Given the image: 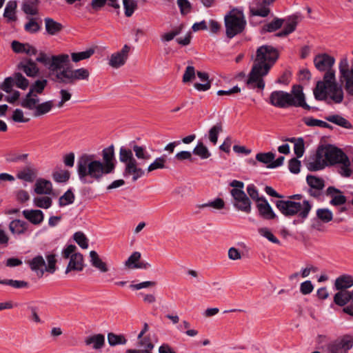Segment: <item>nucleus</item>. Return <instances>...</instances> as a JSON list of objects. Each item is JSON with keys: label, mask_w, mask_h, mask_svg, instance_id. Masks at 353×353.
I'll list each match as a JSON object with an SVG mask.
<instances>
[{"label": "nucleus", "mask_w": 353, "mask_h": 353, "mask_svg": "<svg viewBox=\"0 0 353 353\" xmlns=\"http://www.w3.org/2000/svg\"><path fill=\"white\" fill-rule=\"evenodd\" d=\"M279 57V51L273 46L268 45L260 46L256 50V59L248 74L247 85L252 89L263 90L265 88L263 77L268 74Z\"/></svg>", "instance_id": "1"}, {"label": "nucleus", "mask_w": 353, "mask_h": 353, "mask_svg": "<svg viewBox=\"0 0 353 353\" xmlns=\"http://www.w3.org/2000/svg\"><path fill=\"white\" fill-rule=\"evenodd\" d=\"M104 163L100 161L92 160V157L83 155L77 162V172L80 181L83 183H91L92 181H88L90 176L97 181L106 174L110 173V146L103 150Z\"/></svg>", "instance_id": "2"}, {"label": "nucleus", "mask_w": 353, "mask_h": 353, "mask_svg": "<svg viewBox=\"0 0 353 353\" xmlns=\"http://www.w3.org/2000/svg\"><path fill=\"white\" fill-rule=\"evenodd\" d=\"M343 158L347 159V155L341 149L332 145H320L305 165L310 171L314 172L323 170L327 165L338 164Z\"/></svg>", "instance_id": "3"}, {"label": "nucleus", "mask_w": 353, "mask_h": 353, "mask_svg": "<svg viewBox=\"0 0 353 353\" xmlns=\"http://www.w3.org/2000/svg\"><path fill=\"white\" fill-rule=\"evenodd\" d=\"M269 103L276 108H286L289 107H301L306 110L318 109L311 107L305 102V97L303 87L295 85L292 87L291 92L283 90H275L271 92L269 97Z\"/></svg>", "instance_id": "4"}, {"label": "nucleus", "mask_w": 353, "mask_h": 353, "mask_svg": "<svg viewBox=\"0 0 353 353\" xmlns=\"http://www.w3.org/2000/svg\"><path fill=\"white\" fill-rule=\"evenodd\" d=\"M302 198V194H293L289 196L290 200H278L275 205L279 212L285 216L297 214L302 219H305L312 209V205L307 200H304L303 203L292 201L301 200Z\"/></svg>", "instance_id": "5"}, {"label": "nucleus", "mask_w": 353, "mask_h": 353, "mask_svg": "<svg viewBox=\"0 0 353 353\" xmlns=\"http://www.w3.org/2000/svg\"><path fill=\"white\" fill-rule=\"evenodd\" d=\"M119 160L125 164L123 175L127 178L132 176V181H137L145 174V171L139 167L137 159L134 157L132 151L124 147L119 150Z\"/></svg>", "instance_id": "6"}, {"label": "nucleus", "mask_w": 353, "mask_h": 353, "mask_svg": "<svg viewBox=\"0 0 353 353\" xmlns=\"http://www.w3.org/2000/svg\"><path fill=\"white\" fill-rule=\"evenodd\" d=\"M246 21L242 12L232 10L225 17V33L227 37L232 39L245 29Z\"/></svg>", "instance_id": "7"}, {"label": "nucleus", "mask_w": 353, "mask_h": 353, "mask_svg": "<svg viewBox=\"0 0 353 353\" xmlns=\"http://www.w3.org/2000/svg\"><path fill=\"white\" fill-rule=\"evenodd\" d=\"M89 75V71L86 68H81L72 70L66 67V68H63L61 71L55 74L54 81L64 85L74 84L76 81L88 80Z\"/></svg>", "instance_id": "8"}, {"label": "nucleus", "mask_w": 353, "mask_h": 353, "mask_svg": "<svg viewBox=\"0 0 353 353\" xmlns=\"http://www.w3.org/2000/svg\"><path fill=\"white\" fill-rule=\"evenodd\" d=\"M36 61L42 63L50 72H56L57 74L65 68L64 65L70 63V58L67 54L52 55L50 57L45 52H40L39 56L36 58Z\"/></svg>", "instance_id": "9"}, {"label": "nucleus", "mask_w": 353, "mask_h": 353, "mask_svg": "<svg viewBox=\"0 0 353 353\" xmlns=\"http://www.w3.org/2000/svg\"><path fill=\"white\" fill-rule=\"evenodd\" d=\"M340 81L344 83L345 90L348 95L353 97V63L350 68L348 61L343 58L340 61Z\"/></svg>", "instance_id": "10"}, {"label": "nucleus", "mask_w": 353, "mask_h": 353, "mask_svg": "<svg viewBox=\"0 0 353 353\" xmlns=\"http://www.w3.org/2000/svg\"><path fill=\"white\" fill-rule=\"evenodd\" d=\"M335 77V71L328 70L324 74L323 80L319 81L314 89V95L316 100H323L326 98L325 90L327 88L337 85Z\"/></svg>", "instance_id": "11"}, {"label": "nucleus", "mask_w": 353, "mask_h": 353, "mask_svg": "<svg viewBox=\"0 0 353 353\" xmlns=\"http://www.w3.org/2000/svg\"><path fill=\"white\" fill-rule=\"evenodd\" d=\"M353 347V339L345 335L331 342L327 345V353H347Z\"/></svg>", "instance_id": "12"}, {"label": "nucleus", "mask_w": 353, "mask_h": 353, "mask_svg": "<svg viewBox=\"0 0 353 353\" xmlns=\"http://www.w3.org/2000/svg\"><path fill=\"white\" fill-rule=\"evenodd\" d=\"M230 194L234 199V206L240 211L250 213L252 209L250 199L243 190H231Z\"/></svg>", "instance_id": "13"}, {"label": "nucleus", "mask_w": 353, "mask_h": 353, "mask_svg": "<svg viewBox=\"0 0 353 353\" xmlns=\"http://www.w3.org/2000/svg\"><path fill=\"white\" fill-rule=\"evenodd\" d=\"M306 181L310 186L309 194L314 198H319L322 195V190L325 187L324 180L316 176L307 175Z\"/></svg>", "instance_id": "14"}, {"label": "nucleus", "mask_w": 353, "mask_h": 353, "mask_svg": "<svg viewBox=\"0 0 353 353\" xmlns=\"http://www.w3.org/2000/svg\"><path fill=\"white\" fill-rule=\"evenodd\" d=\"M37 61L30 58H23L17 65V69L22 70L29 77H36L39 74Z\"/></svg>", "instance_id": "15"}, {"label": "nucleus", "mask_w": 353, "mask_h": 353, "mask_svg": "<svg viewBox=\"0 0 353 353\" xmlns=\"http://www.w3.org/2000/svg\"><path fill=\"white\" fill-rule=\"evenodd\" d=\"M335 63V59L333 57L327 54H320L316 55L314 59V63L315 67L319 71H328V70H333L332 66Z\"/></svg>", "instance_id": "16"}, {"label": "nucleus", "mask_w": 353, "mask_h": 353, "mask_svg": "<svg viewBox=\"0 0 353 353\" xmlns=\"http://www.w3.org/2000/svg\"><path fill=\"white\" fill-rule=\"evenodd\" d=\"M325 94L326 98L323 101H327V103H330V101L334 103H341L344 98L342 87L339 84L327 88L325 90Z\"/></svg>", "instance_id": "17"}, {"label": "nucleus", "mask_w": 353, "mask_h": 353, "mask_svg": "<svg viewBox=\"0 0 353 353\" xmlns=\"http://www.w3.org/2000/svg\"><path fill=\"white\" fill-rule=\"evenodd\" d=\"M130 49L128 45H125L119 52L112 54V68H119L125 63Z\"/></svg>", "instance_id": "18"}, {"label": "nucleus", "mask_w": 353, "mask_h": 353, "mask_svg": "<svg viewBox=\"0 0 353 353\" xmlns=\"http://www.w3.org/2000/svg\"><path fill=\"white\" fill-rule=\"evenodd\" d=\"M256 208L259 215L263 219H273L276 217L275 213L265 198L256 203Z\"/></svg>", "instance_id": "19"}, {"label": "nucleus", "mask_w": 353, "mask_h": 353, "mask_svg": "<svg viewBox=\"0 0 353 353\" xmlns=\"http://www.w3.org/2000/svg\"><path fill=\"white\" fill-rule=\"evenodd\" d=\"M326 194L332 198L330 203L332 205H341L345 203L347 201L346 197L342 194L341 191L333 186L327 188Z\"/></svg>", "instance_id": "20"}, {"label": "nucleus", "mask_w": 353, "mask_h": 353, "mask_svg": "<svg viewBox=\"0 0 353 353\" xmlns=\"http://www.w3.org/2000/svg\"><path fill=\"white\" fill-rule=\"evenodd\" d=\"M32 271L34 272L38 276H43L45 270V260L41 255L33 257L28 262Z\"/></svg>", "instance_id": "21"}, {"label": "nucleus", "mask_w": 353, "mask_h": 353, "mask_svg": "<svg viewBox=\"0 0 353 353\" xmlns=\"http://www.w3.org/2000/svg\"><path fill=\"white\" fill-rule=\"evenodd\" d=\"M22 214L33 225H40L44 219V214L41 210H24Z\"/></svg>", "instance_id": "22"}, {"label": "nucleus", "mask_w": 353, "mask_h": 353, "mask_svg": "<svg viewBox=\"0 0 353 353\" xmlns=\"http://www.w3.org/2000/svg\"><path fill=\"white\" fill-rule=\"evenodd\" d=\"M83 269V256L80 252H76L71 255L70 261L65 270L68 274L72 270L81 271Z\"/></svg>", "instance_id": "23"}, {"label": "nucleus", "mask_w": 353, "mask_h": 353, "mask_svg": "<svg viewBox=\"0 0 353 353\" xmlns=\"http://www.w3.org/2000/svg\"><path fill=\"white\" fill-rule=\"evenodd\" d=\"M34 186V192L38 194H50L52 192V183L44 179H37Z\"/></svg>", "instance_id": "24"}, {"label": "nucleus", "mask_w": 353, "mask_h": 353, "mask_svg": "<svg viewBox=\"0 0 353 353\" xmlns=\"http://www.w3.org/2000/svg\"><path fill=\"white\" fill-rule=\"evenodd\" d=\"M353 286V276L350 274H343L337 277L334 287L337 290H345Z\"/></svg>", "instance_id": "25"}, {"label": "nucleus", "mask_w": 353, "mask_h": 353, "mask_svg": "<svg viewBox=\"0 0 353 353\" xmlns=\"http://www.w3.org/2000/svg\"><path fill=\"white\" fill-rule=\"evenodd\" d=\"M46 32L50 35H55L59 33L63 28V26L53 19L46 17L44 19Z\"/></svg>", "instance_id": "26"}, {"label": "nucleus", "mask_w": 353, "mask_h": 353, "mask_svg": "<svg viewBox=\"0 0 353 353\" xmlns=\"http://www.w3.org/2000/svg\"><path fill=\"white\" fill-rule=\"evenodd\" d=\"M28 228V224L20 219L12 220L9 224V230L13 234H23Z\"/></svg>", "instance_id": "27"}, {"label": "nucleus", "mask_w": 353, "mask_h": 353, "mask_svg": "<svg viewBox=\"0 0 353 353\" xmlns=\"http://www.w3.org/2000/svg\"><path fill=\"white\" fill-rule=\"evenodd\" d=\"M350 301L351 305H352L351 291L339 290L334 296V303L339 306H345Z\"/></svg>", "instance_id": "28"}, {"label": "nucleus", "mask_w": 353, "mask_h": 353, "mask_svg": "<svg viewBox=\"0 0 353 353\" xmlns=\"http://www.w3.org/2000/svg\"><path fill=\"white\" fill-rule=\"evenodd\" d=\"M37 170L31 166H26L17 174L19 179L32 183L37 177Z\"/></svg>", "instance_id": "29"}, {"label": "nucleus", "mask_w": 353, "mask_h": 353, "mask_svg": "<svg viewBox=\"0 0 353 353\" xmlns=\"http://www.w3.org/2000/svg\"><path fill=\"white\" fill-rule=\"evenodd\" d=\"M325 119L345 129L353 128V125L351 123L340 114L329 115L325 117Z\"/></svg>", "instance_id": "30"}, {"label": "nucleus", "mask_w": 353, "mask_h": 353, "mask_svg": "<svg viewBox=\"0 0 353 353\" xmlns=\"http://www.w3.org/2000/svg\"><path fill=\"white\" fill-rule=\"evenodd\" d=\"M199 79L204 83H195L194 88L198 91H207L211 88V82L209 80V75L207 72L198 71L196 72Z\"/></svg>", "instance_id": "31"}, {"label": "nucleus", "mask_w": 353, "mask_h": 353, "mask_svg": "<svg viewBox=\"0 0 353 353\" xmlns=\"http://www.w3.org/2000/svg\"><path fill=\"white\" fill-rule=\"evenodd\" d=\"M85 343L87 345H92L94 349H101L105 343V337L103 334H98L86 338Z\"/></svg>", "instance_id": "32"}, {"label": "nucleus", "mask_w": 353, "mask_h": 353, "mask_svg": "<svg viewBox=\"0 0 353 353\" xmlns=\"http://www.w3.org/2000/svg\"><path fill=\"white\" fill-rule=\"evenodd\" d=\"M269 5L265 3H259V0H256V6L250 8V12L254 16H259L262 17H267L270 13Z\"/></svg>", "instance_id": "33"}, {"label": "nucleus", "mask_w": 353, "mask_h": 353, "mask_svg": "<svg viewBox=\"0 0 353 353\" xmlns=\"http://www.w3.org/2000/svg\"><path fill=\"white\" fill-rule=\"evenodd\" d=\"M90 263L91 265L99 270L102 272H105L108 271V268L106 264L101 261L99 258L97 252L94 250H92L90 252Z\"/></svg>", "instance_id": "34"}, {"label": "nucleus", "mask_w": 353, "mask_h": 353, "mask_svg": "<svg viewBox=\"0 0 353 353\" xmlns=\"http://www.w3.org/2000/svg\"><path fill=\"white\" fill-rule=\"evenodd\" d=\"M39 3V0H26L22 4V10L27 14L36 15Z\"/></svg>", "instance_id": "35"}, {"label": "nucleus", "mask_w": 353, "mask_h": 353, "mask_svg": "<svg viewBox=\"0 0 353 353\" xmlns=\"http://www.w3.org/2000/svg\"><path fill=\"white\" fill-rule=\"evenodd\" d=\"M192 153L199 157L201 159H208L211 156V153L208 148L203 142H198L195 148L193 149Z\"/></svg>", "instance_id": "36"}, {"label": "nucleus", "mask_w": 353, "mask_h": 353, "mask_svg": "<svg viewBox=\"0 0 353 353\" xmlns=\"http://www.w3.org/2000/svg\"><path fill=\"white\" fill-rule=\"evenodd\" d=\"M17 8L16 1H9L4 10L3 17L8 18V21H15L17 17L15 15V10Z\"/></svg>", "instance_id": "37"}, {"label": "nucleus", "mask_w": 353, "mask_h": 353, "mask_svg": "<svg viewBox=\"0 0 353 353\" xmlns=\"http://www.w3.org/2000/svg\"><path fill=\"white\" fill-rule=\"evenodd\" d=\"M132 148L138 159L143 161L150 159L151 155L148 152L145 147L134 144Z\"/></svg>", "instance_id": "38"}, {"label": "nucleus", "mask_w": 353, "mask_h": 353, "mask_svg": "<svg viewBox=\"0 0 353 353\" xmlns=\"http://www.w3.org/2000/svg\"><path fill=\"white\" fill-rule=\"evenodd\" d=\"M0 284L9 285L16 289L28 288L29 283L25 281L13 280V279H1Z\"/></svg>", "instance_id": "39"}, {"label": "nucleus", "mask_w": 353, "mask_h": 353, "mask_svg": "<svg viewBox=\"0 0 353 353\" xmlns=\"http://www.w3.org/2000/svg\"><path fill=\"white\" fill-rule=\"evenodd\" d=\"M15 85L21 89L26 90L29 85V81L20 72H14L12 74Z\"/></svg>", "instance_id": "40"}, {"label": "nucleus", "mask_w": 353, "mask_h": 353, "mask_svg": "<svg viewBox=\"0 0 353 353\" xmlns=\"http://www.w3.org/2000/svg\"><path fill=\"white\" fill-rule=\"evenodd\" d=\"M53 107L52 101H48L42 103L38 104L36 110L34 112L35 117H39L49 112Z\"/></svg>", "instance_id": "41"}, {"label": "nucleus", "mask_w": 353, "mask_h": 353, "mask_svg": "<svg viewBox=\"0 0 353 353\" xmlns=\"http://www.w3.org/2000/svg\"><path fill=\"white\" fill-rule=\"evenodd\" d=\"M223 131L221 123H217L213 125L209 130V140L213 144L216 145L218 141V136Z\"/></svg>", "instance_id": "42"}, {"label": "nucleus", "mask_w": 353, "mask_h": 353, "mask_svg": "<svg viewBox=\"0 0 353 353\" xmlns=\"http://www.w3.org/2000/svg\"><path fill=\"white\" fill-rule=\"evenodd\" d=\"M303 121L307 126H318L323 128L332 129V126L327 122L312 117H305Z\"/></svg>", "instance_id": "43"}, {"label": "nucleus", "mask_w": 353, "mask_h": 353, "mask_svg": "<svg viewBox=\"0 0 353 353\" xmlns=\"http://www.w3.org/2000/svg\"><path fill=\"white\" fill-rule=\"evenodd\" d=\"M33 203L38 208L48 209L52 204V200L48 196L34 197L33 199Z\"/></svg>", "instance_id": "44"}, {"label": "nucleus", "mask_w": 353, "mask_h": 353, "mask_svg": "<svg viewBox=\"0 0 353 353\" xmlns=\"http://www.w3.org/2000/svg\"><path fill=\"white\" fill-rule=\"evenodd\" d=\"M341 164L339 170V173L344 177H350L352 173V170L350 169V161L349 158L347 157V159L343 158V159L339 163Z\"/></svg>", "instance_id": "45"}, {"label": "nucleus", "mask_w": 353, "mask_h": 353, "mask_svg": "<svg viewBox=\"0 0 353 353\" xmlns=\"http://www.w3.org/2000/svg\"><path fill=\"white\" fill-rule=\"evenodd\" d=\"M75 196L72 191L69 189L59 199L60 207L65 206L74 203Z\"/></svg>", "instance_id": "46"}, {"label": "nucleus", "mask_w": 353, "mask_h": 353, "mask_svg": "<svg viewBox=\"0 0 353 353\" xmlns=\"http://www.w3.org/2000/svg\"><path fill=\"white\" fill-rule=\"evenodd\" d=\"M165 163L166 158L164 155L158 157L155 159V160L148 165L147 171L148 172H151L158 169H163L165 168Z\"/></svg>", "instance_id": "47"}, {"label": "nucleus", "mask_w": 353, "mask_h": 353, "mask_svg": "<svg viewBox=\"0 0 353 353\" xmlns=\"http://www.w3.org/2000/svg\"><path fill=\"white\" fill-rule=\"evenodd\" d=\"M316 216L323 223H328L333 219V214L327 208H319L316 210Z\"/></svg>", "instance_id": "48"}, {"label": "nucleus", "mask_w": 353, "mask_h": 353, "mask_svg": "<svg viewBox=\"0 0 353 353\" xmlns=\"http://www.w3.org/2000/svg\"><path fill=\"white\" fill-rule=\"evenodd\" d=\"M141 254L139 252H133L125 262V265L129 269H136L140 262Z\"/></svg>", "instance_id": "49"}, {"label": "nucleus", "mask_w": 353, "mask_h": 353, "mask_svg": "<svg viewBox=\"0 0 353 353\" xmlns=\"http://www.w3.org/2000/svg\"><path fill=\"white\" fill-rule=\"evenodd\" d=\"M73 239L82 249L88 248V239L83 232L81 231L76 232L73 234Z\"/></svg>", "instance_id": "50"}, {"label": "nucleus", "mask_w": 353, "mask_h": 353, "mask_svg": "<svg viewBox=\"0 0 353 353\" xmlns=\"http://www.w3.org/2000/svg\"><path fill=\"white\" fill-rule=\"evenodd\" d=\"M284 20L281 19L276 18L272 21L265 24L263 30L265 32H272L279 30L283 23Z\"/></svg>", "instance_id": "51"}, {"label": "nucleus", "mask_w": 353, "mask_h": 353, "mask_svg": "<svg viewBox=\"0 0 353 353\" xmlns=\"http://www.w3.org/2000/svg\"><path fill=\"white\" fill-rule=\"evenodd\" d=\"M125 15L130 17L132 15L137 8V3L135 0H123Z\"/></svg>", "instance_id": "52"}, {"label": "nucleus", "mask_w": 353, "mask_h": 353, "mask_svg": "<svg viewBox=\"0 0 353 353\" xmlns=\"http://www.w3.org/2000/svg\"><path fill=\"white\" fill-rule=\"evenodd\" d=\"M94 54L92 49H89L85 51L79 52H73L71 54L72 61L77 63L81 60L90 58Z\"/></svg>", "instance_id": "53"}, {"label": "nucleus", "mask_w": 353, "mask_h": 353, "mask_svg": "<svg viewBox=\"0 0 353 353\" xmlns=\"http://www.w3.org/2000/svg\"><path fill=\"white\" fill-rule=\"evenodd\" d=\"M274 154L271 152H260L256 154V160L264 164L269 165L274 159Z\"/></svg>", "instance_id": "54"}, {"label": "nucleus", "mask_w": 353, "mask_h": 353, "mask_svg": "<svg viewBox=\"0 0 353 353\" xmlns=\"http://www.w3.org/2000/svg\"><path fill=\"white\" fill-rule=\"evenodd\" d=\"M41 28V26L37 22L34 18L30 19L29 21L26 23L24 26V30L30 34L38 32Z\"/></svg>", "instance_id": "55"}, {"label": "nucleus", "mask_w": 353, "mask_h": 353, "mask_svg": "<svg viewBox=\"0 0 353 353\" xmlns=\"http://www.w3.org/2000/svg\"><path fill=\"white\" fill-rule=\"evenodd\" d=\"M70 174L68 170H60L52 174L53 179L57 183H65L70 179Z\"/></svg>", "instance_id": "56"}, {"label": "nucleus", "mask_w": 353, "mask_h": 353, "mask_svg": "<svg viewBox=\"0 0 353 353\" xmlns=\"http://www.w3.org/2000/svg\"><path fill=\"white\" fill-rule=\"evenodd\" d=\"M48 264H45V270L49 273H54L56 270V256L54 254H50L46 256Z\"/></svg>", "instance_id": "57"}, {"label": "nucleus", "mask_w": 353, "mask_h": 353, "mask_svg": "<svg viewBox=\"0 0 353 353\" xmlns=\"http://www.w3.org/2000/svg\"><path fill=\"white\" fill-rule=\"evenodd\" d=\"M183 28V25L181 24L179 26L176 27L175 29L172 30L171 32L165 33L161 36V40L163 41H172L176 36L179 35Z\"/></svg>", "instance_id": "58"}, {"label": "nucleus", "mask_w": 353, "mask_h": 353, "mask_svg": "<svg viewBox=\"0 0 353 353\" xmlns=\"http://www.w3.org/2000/svg\"><path fill=\"white\" fill-rule=\"evenodd\" d=\"M28 154H17V153H9L6 157V160L10 163H17L19 161H26L28 158Z\"/></svg>", "instance_id": "59"}, {"label": "nucleus", "mask_w": 353, "mask_h": 353, "mask_svg": "<svg viewBox=\"0 0 353 353\" xmlns=\"http://www.w3.org/2000/svg\"><path fill=\"white\" fill-rule=\"evenodd\" d=\"M247 192L250 199L258 203L263 199V196H259V191L254 184H250L246 188Z\"/></svg>", "instance_id": "60"}, {"label": "nucleus", "mask_w": 353, "mask_h": 353, "mask_svg": "<svg viewBox=\"0 0 353 353\" xmlns=\"http://www.w3.org/2000/svg\"><path fill=\"white\" fill-rule=\"evenodd\" d=\"M259 232L261 236L265 237L270 241L276 244L280 243L279 240L267 228H260L259 230Z\"/></svg>", "instance_id": "61"}, {"label": "nucleus", "mask_w": 353, "mask_h": 353, "mask_svg": "<svg viewBox=\"0 0 353 353\" xmlns=\"http://www.w3.org/2000/svg\"><path fill=\"white\" fill-rule=\"evenodd\" d=\"M195 69L192 65H188L186 67L185 72L183 75V82L188 83L191 81L195 78Z\"/></svg>", "instance_id": "62"}, {"label": "nucleus", "mask_w": 353, "mask_h": 353, "mask_svg": "<svg viewBox=\"0 0 353 353\" xmlns=\"http://www.w3.org/2000/svg\"><path fill=\"white\" fill-rule=\"evenodd\" d=\"M39 102V99L37 98L31 99H23L21 101V105L28 110H35L37 108V103Z\"/></svg>", "instance_id": "63"}, {"label": "nucleus", "mask_w": 353, "mask_h": 353, "mask_svg": "<svg viewBox=\"0 0 353 353\" xmlns=\"http://www.w3.org/2000/svg\"><path fill=\"white\" fill-rule=\"evenodd\" d=\"M48 84V81L46 79L42 80H37L30 87L31 89H33V91L38 93L41 94L44 90L45 88Z\"/></svg>", "instance_id": "64"}]
</instances>
